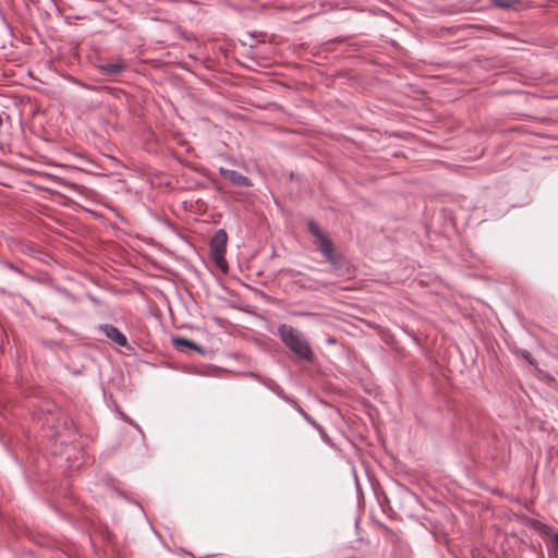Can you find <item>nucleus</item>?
I'll return each instance as SVG.
<instances>
[{
  "label": "nucleus",
  "mask_w": 558,
  "mask_h": 558,
  "mask_svg": "<svg viewBox=\"0 0 558 558\" xmlns=\"http://www.w3.org/2000/svg\"><path fill=\"white\" fill-rule=\"evenodd\" d=\"M283 401L287 402L288 404H290L294 410L296 407L300 405L295 399H293L289 396L283 397Z\"/></svg>",
  "instance_id": "14"
},
{
  "label": "nucleus",
  "mask_w": 558,
  "mask_h": 558,
  "mask_svg": "<svg viewBox=\"0 0 558 558\" xmlns=\"http://www.w3.org/2000/svg\"><path fill=\"white\" fill-rule=\"evenodd\" d=\"M128 66V63L122 58H116L108 62L99 63L96 68L97 70L107 76H118L120 75Z\"/></svg>",
  "instance_id": "2"
},
{
  "label": "nucleus",
  "mask_w": 558,
  "mask_h": 558,
  "mask_svg": "<svg viewBox=\"0 0 558 558\" xmlns=\"http://www.w3.org/2000/svg\"><path fill=\"white\" fill-rule=\"evenodd\" d=\"M530 355H531V354H530L529 352H525V353H524V357L527 360V362H529L530 364H533V361H532V359L530 357Z\"/></svg>",
  "instance_id": "18"
},
{
  "label": "nucleus",
  "mask_w": 558,
  "mask_h": 558,
  "mask_svg": "<svg viewBox=\"0 0 558 558\" xmlns=\"http://www.w3.org/2000/svg\"><path fill=\"white\" fill-rule=\"evenodd\" d=\"M99 328L106 335L107 338H109L120 347H125L128 344L126 337L113 325L105 324L101 325Z\"/></svg>",
  "instance_id": "5"
},
{
  "label": "nucleus",
  "mask_w": 558,
  "mask_h": 558,
  "mask_svg": "<svg viewBox=\"0 0 558 558\" xmlns=\"http://www.w3.org/2000/svg\"><path fill=\"white\" fill-rule=\"evenodd\" d=\"M62 292L69 296V292H66V290H62Z\"/></svg>",
  "instance_id": "20"
},
{
  "label": "nucleus",
  "mask_w": 558,
  "mask_h": 558,
  "mask_svg": "<svg viewBox=\"0 0 558 558\" xmlns=\"http://www.w3.org/2000/svg\"><path fill=\"white\" fill-rule=\"evenodd\" d=\"M307 228L310 233L314 236V244L317 247L329 239V236L319 228V226L314 220H308Z\"/></svg>",
  "instance_id": "7"
},
{
  "label": "nucleus",
  "mask_w": 558,
  "mask_h": 558,
  "mask_svg": "<svg viewBox=\"0 0 558 558\" xmlns=\"http://www.w3.org/2000/svg\"><path fill=\"white\" fill-rule=\"evenodd\" d=\"M317 250L330 263L331 266L335 268L340 266V257L335 252L333 243L330 238L320 244Z\"/></svg>",
  "instance_id": "4"
},
{
  "label": "nucleus",
  "mask_w": 558,
  "mask_h": 558,
  "mask_svg": "<svg viewBox=\"0 0 558 558\" xmlns=\"http://www.w3.org/2000/svg\"><path fill=\"white\" fill-rule=\"evenodd\" d=\"M554 547H555L556 554L558 555V534H556L554 536Z\"/></svg>",
  "instance_id": "17"
},
{
  "label": "nucleus",
  "mask_w": 558,
  "mask_h": 558,
  "mask_svg": "<svg viewBox=\"0 0 558 558\" xmlns=\"http://www.w3.org/2000/svg\"><path fill=\"white\" fill-rule=\"evenodd\" d=\"M265 387L276 393L280 399L283 400L284 395L282 387L274 380L262 381Z\"/></svg>",
  "instance_id": "11"
},
{
  "label": "nucleus",
  "mask_w": 558,
  "mask_h": 558,
  "mask_svg": "<svg viewBox=\"0 0 558 558\" xmlns=\"http://www.w3.org/2000/svg\"><path fill=\"white\" fill-rule=\"evenodd\" d=\"M173 343L177 345V347H185V348H189V349H192L194 351H197V352H202V348L195 343L194 341L190 340V339H185V338H175L173 339Z\"/></svg>",
  "instance_id": "9"
},
{
  "label": "nucleus",
  "mask_w": 558,
  "mask_h": 558,
  "mask_svg": "<svg viewBox=\"0 0 558 558\" xmlns=\"http://www.w3.org/2000/svg\"><path fill=\"white\" fill-rule=\"evenodd\" d=\"M3 124V120H2V116L0 114V126H2Z\"/></svg>",
  "instance_id": "19"
},
{
  "label": "nucleus",
  "mask_w": 558,
  "mask_h": 558,
  "mask_svg": "<svg viewBox=\"0 0 558 558\" xmlns=\"http://www.w3.org/2000/svg\"><path fill=\"white\" fill-rule=\"evenodd\" d=\"M211 254V257H213V260L215 262V264L222 270V271H227L228 269V264L226 262V258H225V254L226 252H219V254L217 252L215 253H210Z\"/></svg>",
  "instance_id": "10"
},
{
  "label": "nucleus",
  "mask_w": 558,
  "mask_h": 558,
  "mask_svg": "<svg viewBox=\"0 0 558 558\" xmlns=\"http://www.w3.org/2000/svg\"><path fill=\"white\" fill-rule=\"evenodd\" d=\"M308 424L314 427L316 429V432H318L322 440L329 447H333V442L331 440V438L328 436V434L326 433L325 428L319 424L317 423L314 418H311V421L308 422Z\"/></svg>",
  "instance_id": "8"
},
{
  "label": "nucleus",
  "mask_w": 558,
  "mask_h": 558,
  "mask_svg": "<svg viewBox=\"0 0 558 558\" xmlns=\"http://www.w3.org/2000/svg\"><path fill=\"white\" fill-rule=\"evenodd\" d=\"M120 416L122 417L123 421L130 423L131 425H133L134 427H136L138 429V426L128 415L120 412Z\"/></svg>",
  "instance_id": "15"
},
{
  "label": "nucleus",
  "mask_w": 558,
  "mask_h": 558,
  "mask_svg": "<svg viewBox=\"0 0 558 558\" xmlns=\"http://www.w3.org/2000/svg\"><path fill=\"white\" fill-rule=\"evenodd\" d=\"M227 240V232L223 229L217 230L210 240V253L226 252Z\"/></svg>",
  "instance_id": "6"
},
{
  "label": "nucleus",
  "mask_w": 558,
  "mask_h": 558,
  "mask_svg": "<svg viewBox=\"0 0 558 558\" xmlns=\"http://www.w3.org/2000/svg\"><path fill=\"white\" fill-rule=\"evenodd\" d=\"M492 3L498 8L509 9L513 5L512 0H492Z\"/></svg>",
  "instance_id": "12"
},
{
  "label": "nucleus",
  "mask_w": 558,
  "mask_h": 558,
  "mask_svg": "<svg viewBox=\"0 0 558 558\" xmlns=\"http://www.w3.org/2000/svg\"><path fill=\"white\" fill-rule=\"evenodd\" d=\"M278 337L286 348L300 361L313 362L315 353L307 337L288 324H280L277 329Z\"/></svg>",
  "instance_id": "1"
},
{
  "label": "nucleus",
  "mask_w": 558,
  "mask_h": 558,
  "mask_svg": "<svg viewBox=\"0 0 558 558\" xmlns=\"http://www.w3.org/2000/svg\"><path fill=\"white\" fill-rule=\"evenodd\" d=\"M4 265H5L9 269H11V270H13V271L21 272V270H20L16 266H14L13 264H11V263H5Z\"/></svg>",
  "instance_id": "16"
},
{
  "label": "nucleus",
  "mask_w": 558,
  "mask_h": 558,
  "mask_svg": "<svg viewBox=\"0 0 558 558\" xmlns=\"http://www.w3.org/2000/svg\"><path fill=\"white\" fill-rule=\"evenodd\" d=\"M295 411L308 423L311 421V416L304 411V409L299 405L295 408Z\"/></svg>",
  "instance_id": "13"
},
{
  "label": "nucleus",
  "mask_w": 558,
  "mask_h": 558,
  "mask_svg": "<svg viewBox=\"0 0 558 558\" xmlns=\"http://www.w3.org/2000/svg\"><path fill=\"white\" fill-rule=\"evenodd\" d=\"M219 173L234 186L250 187L253 185L252 181L247 177L241 174L235 170L220 167Z\"/></svg>",
  "instance_id": "3"
}]
</instances>
